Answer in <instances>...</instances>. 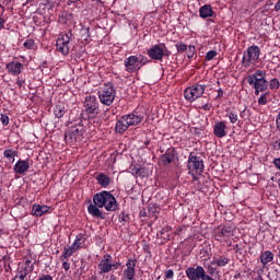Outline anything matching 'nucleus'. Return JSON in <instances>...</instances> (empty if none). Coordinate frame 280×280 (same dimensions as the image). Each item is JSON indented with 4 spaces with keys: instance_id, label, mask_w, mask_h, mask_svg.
Returning <instances> with one entry per match:
<instances>
[{
    "instance_id": "nucleus-1",
    "label": "nucleus",
    "mask_w": 280,
    "mask_h": 280,
    "mask_svg": "<svg viewBox=\"0 0 280 280\" xmlns=\"http://www.w3.org/2000/svg\"><path fill=\"white\" fill-rule=\"evenodd\" d=\"M93 202L100 208L104 207L106 211H117L119 209V205L117 203L115 196L106 190L95 194Z\"/></svg>"
},
{
    "instance_id": "nucleus-2",
    "label": "nucleus",
    "mask_w": 280,
    "mask_h": 280,
    "mask_svg": "<svg viewBox=\"0 0 280 280\" xmlns=\"http://www.w3.org/2000/svg\"><path fill=\"white\" fill-rule=\"evenodd\" d=\"M260 54L261 49H259V46H249L243 55L242 66L247 69V67H250V65H255V62L259 60Z\"/></svg>"
},
{
    "instance_id": "nucleus-3",
    "label": "nucleus",
    "mask_w": 280,
    "mask_h": 280,
    "mask_svg": "<svg viewBox=\"0 0 280 280\" xmlns=\"http://www.w3.org/2000/svg\"><path fill=\"white\" fill-rule=\"evenodd\" d=\"M205 170V163L200 156L194 155V153L189 154L188 158V174L191 176H200Z\"/></svg>"
},
{
    "instance_id": "nucleus-4",
    "label": "nucleus",
    "mask_w": 280,
    "mask_h": 280,
    "mask_svg": "<svg viewBox=\"0 0 280 280\" xmlns=\"http://www.w3.org/2000/svg\"><path fill=\"white\" fill-rule=\"evenodd\" d=\"M206 89H207V85L194 84L184 91V97L188 102H196L198 97H202V95H205Z\"/></svg>"
},
{
    "instance_id": "nucleus-5",
    "label": "nucleus",
    "mask_w": 280,
    "mask_h": 280,
    "mask_svg": "<svg viewBox=\"0 0 280 280\" xmlns=\"http://www.w3.org/2000/svg\"><path fill=\"white\" fill-rule=\"evenodd\" d=\"M82 135H84V126L79 124L65 132V140L68 143H78L82 140Z\"/></svg>"
},
{
    "instance_id": "nucleus-6",
    "label": "nucleus",
    "mask_w": 280,
    "mask_h": 280,
    "mask_svg": "<svg viewBox=\"0 0 280 280\" xmlns=\"http://www.w3.org/2000/svg\"><path fill=\"white\" fill-rule=\"evenodd\" d=\"M115 95H117V91H115L113 85H105L103 90L98 92L100 102L105 106H110V104L115 102Z\"/></svg>"
},
{
    "instance_id": "nucleus-7",
    "label": "nucleus",
    "mask_w": 280,
    "mask_h": 280,
    "mask_svg": "<svg viewBox=\"0 0 280 280\" xmlns=\"http://www.w3.org/2000/svg\"><path fill=\"white\" fill-rule=\"evenodd\" d=\"M186 276L189 280H214L211 276L207 275L202 266H197L196 268L189 267L186 269Z\"/></svg>"
},
{
    "instance_id": "nucleus-8",
    "label": "nucleus",
    "mask_w": 280,
    "mask_h": 280,
    "mask_svg": "<svg viewBox=\"0 0 280 280\" xmlns=\"http://www.w3.org/2000/svg\"><path fill=\"white\" fill-rule=\"evenodd\" d=\"M247 82L250 86L255 89V95L264 93L268 89V81L266 79H258L255 75H248Z\"/></svg>"
},
{
    "instance_id": "nucleus-9",
    "label": "nucleus",
    "mask_w": 280,
    "mask_h": 280,
    "mask_svg": "<svg viewBox=\"0 0 280 280\" xmlns=\"http://www.w3.org/2000/svg\"><path fill=\"white\" fill-rule=\"evenodd\" d=\"M71 32L61 35V38L57 39V51H60L63 56L69 54V43L71 42Z\"/></svg>"
},
{
    "instance_id": "nucleus-10",
    "label": "nucleus",
    "mask_w": 280,
    "mask_h": 280,
    "mask_svg": "<svg viewBox=\"0 0 280 280\" xmlns=\"http://www.w3.org/2000/svg\"><path fill=\"white\" fill-rule=\"evenodd\" d=\"M84 108L90 115H97V110L100 108L97 97L91 95L86 96L84 101Z\"/></svg>"
},
{
    "instance_id": "nucleus-11",
    "label": "nucleus",
    "mask_w": 280,
    "mask_h": 280,
    "mask_svg": "<svg viewBox=\"0 0 280 280\" xmlns=\"http://www.w3.org/2000/svg\"><path fill=\"white\" fill-rule=\"evenodd\" d=\"M163 47H165V44L154 45L153 47H151L148 50L149 58H151V60H163V57L165 56Z\"/></svg>"
},
{
    "instance_id": "nucleus-12",
    "label": "nucleus",
    "mask_w": 280,
    "mask_h": 280,
    "mask_svg": "<svg viewBox=\"0 0 280 280\" xmlns=\"http://www.w3.org/2000/svg\"><path fill=\"white\" fill-rule=\"evenodd\" d=\"M174 161H176V149H174V147L168 148L164 154L161 155L160 158V162L162 163V165H172V163H174Z\"/></svg>"
},
{
    "instance_id": "nucleus-13",
    "label": "nucleus",
    "mask_w": 280,
    "mask_h": 280,
    "mask_svg": "<svg viewBox=\"0 0 280 280\" xmlns=\"http://www.w3.org/2000/svg\"><path fill=\"white\" fill-rule=\"evenodd\" d=\"M125 69L128 73H135L141 69V66L137 61V56H130L125 59Z\"/></svg>"
},
{
    "instance_id": "nucleus-14",
    "label": "nucleus",
    "mask_w": 280,
    "mask_h": 280,
    "mask_svg": "<svg viewBox=\"0 0 280 280\" xmlns=\"http://www.w3.org/2000/svg\"><path fill=\"white\" fill-rule=\"evenodd\" d=\"M234 231H235V228H233L232 225H224L215 234V238L218 240V242H222L226 237H233Z\"/></svg>"
},
{
    "instance_id": "nucleus-15",
    "label": "nucleus",
    "mask_w": 280,
    "mask_h": 280,
    "mask_svg": "<svg viewBox=\"0 0 280 280\" xmlns=\"http://www.w3.org/2000/svg\"><path fill=\"white\" fill-rule=\"evenodd\" d=\"M110 255H106L104 256V259L101 260V262L98 264V270H100V275H106L108 272H110V270H113V264H110Z\"/></svg>"
},
{
    "instance_id": "nucleus-16",
    "label": "nucleus",
    "mask_w": 280,
    "mask_h": 280,
    "mask_svg": "<svg viewBox=\"0 0 280 280\" xmlns=\"http://www.w3.org/2000/svg\"><path fill=\"white\" fill-rule=\"evenodd\" d=\"M78 248H80V238L75 240L71 246L63 248V253L60 256V260L65 261V259H67V257H71V255H73V253H75V250H78Z\"/></svg>"
},
{
    "instance_id": "nucleus-17",
    "label": "nucleus",
    "mask_w": 280,
    "mask_h": 280,
    "mask_svg": "<svg viewBox=\"0 0 280 280\" xmlns=\"http://www.w3.org/2000/svg\"><path fill=\"white\" fill-rule=\"evenodd\" d=\"M7 70L11 75H21V71L23 70V63L19 61H10L5 66Z\"/></svg>"
},
{
    "instance_id": "nucleus-18",
    "label": "nucleus",
    "mask_w": 280,
    "mask_h": 280,
    "mask_svg": "<svg viewBox=\"0 0 280 280\" xmlns=\"http://www.w3.org/2000/svg\"><path fill=\"white\" fill-rule=\"evenodd\" d=\"M100 206L95 203H90L88 207V213L92 215L93 218H97L98 220H106V217L103 212L100 211Z\"/></svg>"
},
{
    "instance_id": "nucleus-19",
    "label": "nucleus",
    "mask_w": 280,
    "mask_h": 280,
    "mask_svg": "<svg viewBox=\"0 0 280 280\" xmlns=\"http://www.w3.org/2000/svg\"><path fill=\"white\" fill-rule=\"evenodd\" d=\"M213 133L218 137V139H223V137L226 135V124H224V121L215 122Z\"/></svg>"
},
{
    "instance_id": "nucleus-20",
    "label": "nucleus",
    "mask_w": 280,
    "mask_h": 280,
    "mask_svg": "<svg viewBox=\"0 0 280 280\" xmlns=\"http://www.w3.org/2000/svg\"><path fill=\"white\" fill-rule=\"evenodd\" d=\"M122 118L125 119L129 128L130 126H137L138 124H141V119H143L142 117L137 116L135 114L125 115L122 116Z\"/></svg>"
},
{
    "instance_id": "nucleus-21",
    "label": "nucleus",
    "mask_w": 280,
    "mask_h": 280,
    "mask_svg": "<svg viewBox=\"0 0 280 280\" xmlns=\"http://www.w3.org/2000/svg\"><path fill=\"white\" fill-rule=\"evenodd\" d=\"M215 12H213V9L211 8V4H205L199 9V16L201 19H209L213 16Z\"/></svg>"
},
{
    "instance_id": "nucleus-22",
    "label": "nucleus",
    "mask_w": 280,
    "mask_h": 280,
    "mask_svg": "<svg viewBox=\"0 0 280 280\" xmlns=\"http://www.w3.org/2000/svg\"><path fill=\"white\" fill-rule=\"evenodd\" d=\"M30 170V163L27 161H18L14 165V172L15 174H25Z\"/></svg>"
},
{
    "instance_id": "nucleus-23",
    "label": "nucleus",
    "mask_w": 280,
    "mask_h": 280,
    "mask_svg": "<svg viewBox=\"0 0 280 280\" xmlns=\"http://www.w3.org/2000/svg\"><path fill=\"white\" fill-rule=\"evenodd\" d=\"M48 212H49V207L48 206H40V205H34L33 206L32 213L36 218H40V215H43L44 213H48Z\"/></svg>"
},
{
    "instance_id": "nucleus-24",
    "label": "nucleus",
    "mask_w": 280,
    "mask_h": 280,
    "mask_svg": "<svg viewBox=\"0 0 280 280\" xmlns=\"http://www.w3.org/2000/svg\"><path fill=\"white\" fill-rule=\"evenodd\" d=\"M170 233H172V226L166 225L156 235L158 237H161V240L170 242Z\"/></svg>"
},
{
    "instance_id": "nucleus-25",
    "label": "nucleus",
    "mask_w": 280,
    "mask_h": 280,
    "mask_svg": "<svg viewBox=\"0 0 280 280\" xmlns=\"http://www.w3.org/2000/svg\"><path fill=\"white\" fill-rule=\"evenodd\" d=\"M272 259H275V254H272V252H270V250H266L260 255V261H261L262 266L270 264V261H272Z\"/></svg>"
},
{
    "instance_id": "nucleus-26",
    "label": "nucleus",
    "mask_w": 280,
    "mask_h": 280,
    "mask_svg": "<svg viewBox=\"0 0 280 280\" xmlns=\"http://www.w3.org/2000/svg\"><path fill=\"white\" fill-rule=\"evenodd\" d=\"M96 180L101 187H108L110 185V177L104 173L98 174Z\"/></svg>"
},
{
    "instance_id": "nucleus-27",
    "label": "nucleus",
    "mask_w": 280,
    "mask_h": 280,
    "mask_svg": "<svg viewBox=\"0 0 280 280\" xmlns=\"http://www.w3.org/2000/svg\"><path fill=\"white\" fill-rule=\"evenodd\" d=\"M128 127V122H126V119L124 116L120 117V119L116 122L115 130L116 132H126Z\"/></svg>"
},
{
    "instance_id": "nucleus-28",
    "label": "nucleus",
    "mask_w": 280,
    "mask_h": 280,
    "mask_svg": "<svg viewBox=\"0 0 280 280\" xmlns=\"http://www.w3.org/2000/svg\"><path fill=\"white\" fill-rule=\"evenodd\" d=\"M3 156L14 163V156H19V151L7 149L3 151Z\"/></svg>"
},
{
    "instance_id": "nucleus-29",
    "label": "nucleus",
    "mask_w": 280,
    "mask_h": 280,
    "mask_svg": "<svg viewBox=\"0 0 280 280\" xmlns=\"http://www.w3.org/2000/svg\"><path fill=\"white\" fill-rule=\"evenodd\" d=\"M54 113H55V116L60 119L61 117H65V113H67V110L65 109V103H61V106L60 105H57L55 108H54Z\"/></svg>"
},
{
    "instance_id": "nucleus-30",
    "label": "nucleus",
    "mask_w": 280,
    "mask_h": 280,
    "mask_svg": "<svg viewBox=\"0 0 280 280\" xmlns=\"http://www.w3.org/2000/svg\"><path fill=\"white\" fill-rule=\"evenodd\" d=\"M136 176H141L142 178H148L150 176V173L148 172V168L145 167H138L133 170Z\"/></svg>"
},
{
    "instance_id": "nucleus-31",
    "label": "nucleus",
    "mask_w": 280,
    "mask_h": 280,
    "mask_svg": "<svg viewBox=\"0 0 280 280\" xmlns=\"http://www.w3.org/2000/svg\"><path fill=\"white\" fill-rule=\"evenodd\" d=\"M212 264L219 267H224L226 266V264H229V258L225 256H221L220 258H214Z\"/></svg>"
},
{
    "instance_id": "nucleus-32",
    "label": "nucleus",
    "mask_w": 280,
    "mask_h": 280,
    "mask_svg": "<svg viewBox=\"0 0 280 280\" xmlns=\"http://www.w3.org/2000/svg\"><path fill=\"white\" fill-rule=\"evenodd\" d=\"M27 272H30V270H27V267H25L24 271H20L18 276H15L14 280H25Z\"/></svg>"
},
{
    "instance_id": "nucleus-33",
    "label": "nucleus",
    "mask_w": 280,
    "mask_h": 280,
    "mask_svg": "<svg viewBox=\"0 0 280 280\" xmlns=\"http://www.w3.org/2000/svg\"><path fill=\"white\" fill-rule=\"evenodd\" d=\"M175 47L179 54L187 51V45H185L183 42L177 43Z\"/></svg>"
},
{
    "instance_id": "nucleus-34",
    "label": "nucleus",
    "mask_w": 280,
    "mask_h": 280,
    "mask_svg": "<svg viewBox=\"0 0 280 280\" xmlns=\"http://www.w3.org/2000/svg\"><path fill=\"white\" fill-rule=\"evenodd\" d=\"M258 80H266V72L264 70H257L254 74Z\"/></svg>"
},
{
    "instance_id": "nucleus-35",
    "label": "nucleus",
    "mask_w": 280,
    "mask_h": 280,
    "mask_svg": "<svg viewBox=\"0 0 280 280\" xmlns=\"http://www.w3.org/2000/svg\"><path fill=\"white\" fill-rule=\"evenodd\" d=\"M258 104H259V106H266L268 104V94H262L258 98Z\"/></svg>"
},
{
    "instance_id": "nucleus-36",
    "label": "nucleus",
    "mask_w": 280,
    "mask_h": 280,
    "mask_svg": "<svg viewBox=\"0 0 280 280\" xmlns=\"http://www.w3.org/2000/svg\"><path fill=\"white\" fill-rule=\"evenodd\" d=\"M124 275H125L126 279H128V280L135 279V270L133 269H126Z\"/></svg>"
},
{
    "instance_id": "nucleus-37",
    "label": "nucleus",
    "mask_w": 280,
    "mask_h": 280,
    "mask_svg": "<svg viewBox=\"0 0 280 280\" xmlns=\"http://www.w3.org/2000/svg\"><path fill=\"white\" fill-rule=\"evenodd\" d=\"M186 54L188 58H194V55L196 54V47L188 46L186 49Z\"/></svg>"
},
{
    "instance_id": "nucleus-38",
    "label": "nucleus",
    "mask_w": 280,
    "mask_h": 280,
    "mask_svg": "<svg viewBox=\"0 0 280 280\" xmlns=\"http://www.w3.org/2000/svg\"><path fill=\"white\" fill-rule=\"evenodd\" d=\"M137 62H138V65H148V62H150V60H148V57H143L142 55H139L137 57Z\"/></svg>"
},
{
    "instance_id": "nucleus-39",
    "label": "nucleus",
    "mask_w": 280,
    "mask_h": 280,
    "mask_svg": "<svg viewBox=\"0 0 280 280\" xmlns=\"http://www.w3.org/2000/svg\"><path fill=\"white\" fill-rule=\"evenodd\" d=\"M217 56H218V52L215 50H210L206 55V60H213V58Z\"/></svg>"
},
{
    "instance_id": "nucleus-40",
    "label": "nucleus",
    "mask_w": 280,
    "mask_h": 280,
    "mask_svg": "<svg viewBox=\"0 0 280 280\" xmlns=\"http://www.w3.org/2000/svg\"><path fill=\"white\" fill-rule=\"evenodd\" d=\"M269 86H270V89H275V90L279 89V80L271 79L270 83H269Z\"/></svg>"
},
{
    "instance_id": "nucleus-41",
    "label": "nucleus",
    "mask_w": 280,
    "mask_h": 280,
    "mask_svg": "<svg viewBox=\"0 0 280 280\" xmlns=\"http://www.w3.org/2000/svg\"><path fill=\"white\" fill-rule=\"evenodd\" d=\"M228 117H229L231 124H236L237 122V114L232 112V113L228 114Z\"/></svg>"
},
{
    "instance_id": "nucleus-42",
    "label": "nucleus",
    "mask_w": 280,
    "mask_h": 280,
    "mask_svg": "<svg viewBox=\"0 0 280 280\" xmlns=\"http://www.w3.org/2000/svg\"><path fill=\"white\" fill-rule=\"evenodd\" d=\"M0 119L3 126H8V124H10V117L5 114H2Z\"/></svg>"
},
{
    "instance_id": "nucleus-43",
    "label": "nucleus",
    "mask_w": 280,
    "mask_h": 280,
    "mask_svg": "<svg viewBox=\"0 0 280 280\" xmlns=\"http://www.w3.org/2000/svg\"><path fill=\"white\" fill-rule=\"evenodd\" d=\"M136 266H137V260H129L127 262V270H135Z\"/></svg>"
},
{
    "instance_id": "nucleus-44",
    "label": "nucleus",
    "mask_w": 280,
    "mask_h": 280,
    "mask_svg": "<svg viewBox=\"0 0 280 280\" xmlns=\"http://www.w3.org/2000/svg\"><path fill=\"white\" fill-rule=\"evenodd\" d=\"M148 213L149 215H154V213H156V207L154 205H149Z\"/></svg>"
},
{
    "instance_id": "nucleus-45",
    "label": "nucleus",
    "mask_w": 280,
    "mask_h": 280,
    "mask_svg": "<svg viewBox=\"0 0 280 280\" xmlns=\"http://www.w3.org/2000/svg\"><path fill=\"white\" fill-rule=\"evenodd\" d=\"M24 47H26V49H32V47H34V40L27 39L26 42H24Z\"/></svg>"
},
{
    "instance_id": "nucleus-46",
    "label": "nucleus",
    "mask_w": 280,
    "mask_h": 280,
    "mask_svg": "<svg viewBox=\"0 0 280 280\" xmlns=\"http://www.w3.org/2000/svg\"><path fill=\"white\" fill-rule=\"evenodd\" d=\"M119 220L120 222H128V220H130V215L126 214L125 212H122L120 215H119Z\"/></svg>"
},
{
    "instance_id": "nucleus-47",
    "label": "nucleus",
    "mask_w": 280,
    "mask_h": 280,
    "mask_svg": "<svg viewBox=\"0 0 280 280\" xmlns=\"http://www.w3.org/2000/svg\"><path fill=\"white\" fill-rule=\"evenodd\" d=\"M165 279H174V270H172V269L166 270Z\"/></svg>"
},
{
    "instance_id": "nucleus-48",
    "label": "nucleus",
    "mask_w": 280,
    "mask_h": 280,
    "mask_svg": "<svg viewBox=\"0 0 280 280\" xmlns=\"http://www.w3.org/2000/svg\"><path fill=\"white\" fill-rule=\"evenodd\" d=\"M140 218H148V215H150V213L148 211H145V209L140 210L139 213Z\"/></svg>"
},
{
    "instance_id": "nucleus-49",
    "label": "nucleus",
    "mask_w": 280,
    "mask_h": 280,
    "mask_svg": "<svg viewBox=\"0 0 280 280\" xmlns=\"http://www.w3.org/2000/svg\"><path fill=\"white\" fill-rule=\"evenodd\" d=\"M38 280H54L50 275L42 276Z\"/></svg>"
},
{
    "instance_id": "nucleus-50",
    "label": "nucleus",
    "mask_w": 280,
    "mask_h": 280,
    "mask_svg": "<svg viewBox=\"0 0 280 280\" xmlns=\"http://www.w3.org/2000/svg\"><path fill=\"white\" fill-rule=\"evenodd\" d=\"M62 268L67 270H69V268H71V264L67 262V261H63L62 262Z\"/></svg>"
},
{
    "instance_id": "nucleus-51",
    "label": "nucleus",
    "mask_w": 280,
    "mask_h": 280,
    "mask_svg": "<svg viewBox=\"0 0 280 280\" xmlns=\"http://www.w3.org/2000/svg\"><path fill=\"white\" fill-rule=\"evenodd\" d=\"M203 110H211V104L207 103L202 106Z\"/></svg>"
},
{
    "instance_id": "nucleus-52",
    "label": "nucleus",
    "mask_w": 280,
    "mask_h": 280,
    "mask_svg": "<svg viewBox=\"0 0 280 280\" xmlns=\"http://www.w3.org/2000/svg\"><path fill=\"white\" fill-rule=\"evenodd\" d=\"M275 10H276V12L280 11V0L276 3Z\"/></svg>"
},
{
    "instance_id": "nucleus-53",
    "label": "nucleus",
    "mask_w": 280,
    "mask_h": 280,
    "mask_svg": "<svg viewBox=\"0 0 280 280\" xmlns=\"http://www.w3.org/2000/svg\"><path fill=\"white\" fill-rule=\"evenodd\" d=\"M222 95H224V91H222V89H219L217 97H222Z\"/></svg>"
},
{
    "instance_id": "nucleus-54",
    "label": "nucleus",
    "mask_w": 280,
    "mask_h": 280,
    "mask_svg": "<svg viewBox=\"0 0 280 280\" xmlns=\"http://www.w3.org/2000/svg\"><path fill=\"white\" fill-rule=\"evenodd\" d=\"M4 21H3V18H0V30H3V25H4Z\"/></svg>"
},
{
    "instance_id": "nucleus-55",
    "label": "nucleus",
    "mask_w": 280,
    "mask_h": 280,
    "mask_svg": "<svg viewBox=\"0 0 280 280\" xmlns=\"http://www.w3.org/2000/svg\"><path fill=\"white\" fill-rule=\"evenodd\" d=\"M254 280H264V277H261L260 275H258L256 278H254Z\"/></svg>"
},
{
    "instance_id": "nucleus-56",
    "label": "nucleus",
    "mask_w": 280,
    "mask_h": 280,
    "mask_svg": "<svg viewBox=\"0 0 280 280\" xmlns=\"http://www.w3.org/2000/svg\"><path fill=\"white\" fill-rule=\"evenodd\" d=\"M30 264H32V261L26 260V266H27V268H30Z\"/></svg>"
},
{
    "instance_id": "nucleus-57",
    "label": "nucleus",
    "mask_w": 280,
    "mask_h": 280,
    "mask_svg": "<svg viewBox=\"0 0 280 280\" xmlns=\"http://www.w3.org/2000/svg\"><path fill=\"white\" fill-rule=\"evenodd\" d=\"M16 84H19V86H22V83H21V81H20V80L16 82Z\"/></svg>"
},
{
    "instance_id": "nucleus-58",
    "label": "nucleus",
    "mask_w": 280,
    "mask_h": 280,
    "mask_svg": "<svg viewBox=\"0 0 280 280\" xmlns=\"http://www.w3.org/2000/svg\"><path fill=\"white\" fill-rule=\"evenodd\" d=\"M0 8H1L2 12H3V10H4V9H3V5L0 4Z\"/></svg>"
},
{
    "instance_id": "nucleus-59",
    "label": "nucleus",
    "mask_w": 280,
    "mask_h": 280,
    "mask_svg": "<svg viewBox=\"0 0 280 280\" xmlns=\"http://www.w3.org/2000/svg\"><path fill=\"white\" fill-rule=\"evenodd\" d=\"M119 265H114L113 268H117Z\"/></svg>"
},
{
    "instance_id": "nucleus-60",
    "label": "nucleus",
    "mask_w": 280,
    "mask_h": 280,
    "mask_svg": "<svg viewBox=\"0 0 280 280\" xmlns=\"http://www.w3.org/2000/svg\"><path fill=\"white\" fill-rule=\"evenodd\" d=\"M32 270H34V268L31 267L30 272H32Z\"/></svg>"
},
{
    "instance_id": "nucleus-61",
    "label": "nucleus",
    "mask_w": 280,
    "mask_h": 280,
    "mask_svg": "<svg viewBox=\"0 0 280 280\" xmlns=\"http://www.w3.org/2000/svg\"><path fill=\"white\" fill-rule=\"evenodd\" d=\"M160 152H163V149H162V148H160Z\"/></svg>"
},
{
    "instance_id": "nucleus-62",
    "label": "nucleus",
    "mask_w": 280,
    "mask_h": 280,
    "mask_svg": "<svg viewBox=\"0 0 280 280\" xmlns=\"http://www.w3.org/2000/svg\"><path fill=\"white\" fill-rule=\"evenodd\" d=\"M8 1H12V0H8Z\"/></svg>"
},
{
    "instance_id": "nucleus-63",
    "label": "nucleus",
    "mask_w": 280,
    "mask_h": 280,
    "mask_svg": "<svg viewBox=\"0 0 280 280\" xmlns=\"http://www.w3.org/2000/svg\"><path fill=\"white\" fill-rule=\"evenodd\" d=\"M0 194H1V189H0Z\"/></svg>"
}]
</instances>
